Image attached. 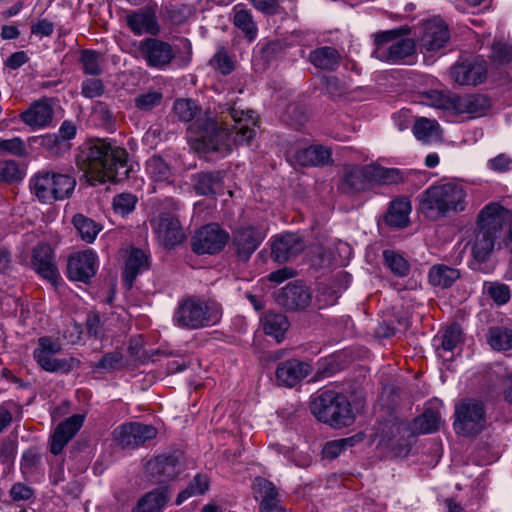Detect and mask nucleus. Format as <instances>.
<instances>
[{
  "label": "nucleus",
  "instance_id": "nucleus-4",
  "mask_svg": "<svg viewBox=\"0 0 512 512\" xmlns=\"http://www.w3.org/2000/svg\"><path fill=\"white\" fill-rule=\"evenodd\" d=\"M510 216V210L496 202L489 203L481 209L471 249L476 261L485 262L490 257L496 239L500 236Z\"/></svg>",
  "mask_w": 512,
  "mask_h": 512
},
{
  "label": "nucleus",
  "instance_id": "nucleus-7",
  "mask_svg": "<svg viewBox=\"0 0 512 512\" xmlns=\"http://www.w3.org/2000/svg\"><path fill=\"white\" fill-rule=\"evenodd\" d=\"M76 186L75 179L69 174L42 170L30 179L32 193L42 203H53L69 198Z\"/></svg>",
  "mask_w": 512,
  "mask_h": 512
},
{
  "label": "nucleus",
  "instance_id": "nucleus-22",
  "mask_svg": "<svg viewBox=\"0 0 512 512\" xmlns=\"http://www.w3.org/2000/svg\"><path fill=\"white\" fill-rule=\"evenodd\" d=\"M304 247V242L298 234L286 233L274 239L271 245V255L276 262L285 263L299 255Z\"/></svg>",
  "mask_w": 512,
  "mask_h": 512
},
{
  "label": "nucleus",
  "instance_id": "nucleus-1",
  "mask_svg": "<svg viewBox=\"0 0 512 512\" xmlns=\"http://www.w3.org/2000/svg\"><path fill=\"white\" fill-rule=\"evenodd\" d=\"M253 111L228 107L221 123L209 117L197 118L188 127V138L201 152H230L232 144L249 145L256 135Z\"/></svg>",
  "mask_w": 512,
  "mask_h": 512
},
{
  "label": "nucleus",
  "instance_id": "nucleus-23",
  "mask_svg": "<svg viewBox=\"0 0 512 512\" xmlns=\"http://www.w3.org/2000/svg\"><path fill=\"white\" fill-rule=\"evenodd\" d=\"M32 266L41 277L50 283L57 282L59 273L54 261L53 250L48 244H40L33 249Z\"/></svg>",
  "mask_w": 512,
  "mask_h": 512
},
{
  "label": "nucleus",
  "instance_id": "nucleus-39",
  "mask_svg": "<svg viewBox=\"0 0 512 512\" xmlns=\"http://www.w3.org/2000/svg\"><path fill=\"white\" fill-rule=\"evenodd\" d=\"M72 224L78 231L81 239L87 243H92L96 239L98 233L102 230V226L100 224L83 214L74 215Z\"/></svg>",
  "mask_w": 512,
  "mask_h": 512
},
{
  "label": "nucleus",
  "instance_id": "nucleus-5",
  "mask_svg": "<svg viewBox=\"0 0 512 512\" xmlns=\"http://www.w3.org/2000/svg\"><path fill=\"white\" fill-rule=\"evenodd\" d=\"M310 410L319 421L334 428L347 427L354 422L347 397L333 390L322 391L313 398Z\"/></svg>",
  "mask_w": 512,
  "mask_h": 512
},
{
  "label": "nucleus",
  "instance_id": "nucleus-21",
  "mask_svg": "<svg viewBox=\"0 0 512 512\" xmlns=\"http://www.w3.org/2000/svg\"><path fill=\"white\" fill-rule=\"evenodd\" d=\"M451 79L459 85H478L482 83L487 74L485 65L474 60L457 62L450 68Z\"/></svg>",
  "mask_w": 512,
  "mask_h": 512
},
{
  "label": "nucleus",
  "instance_id": "nucleus-42",
  "mask_svg": "<svg viewBox=\"0 0 512 512\" xmlns=\"http://www.w3.org/2000/svg\"><path fill=\"white\" fill-rule=\"evenodd\" d=\"M487 342L494 350H510L512 348V330L506 327H492L488 330Z\"/></svg>",
  "mask_w": 512,
  "mask_h": 512
},
{
  "label": "nucleus",
  "instance_id": "nucleus-61",
  "mask_svg": "<svg viewBox=\"0 0 512 512\" xmlns=\"http://www.w3.org/2000/svg\"><path fill=\"white\" fill-rule=\"evenodd\" d=\"M324 83H325L326 92L331 97H340L346 91V87H345L344 83L341 82L335 76H326V77H324Z\"/></svg>",
  "mask_w": 512,
  "mask_h": 512
},
{
  "label": "nucleus",
  "instance_id": "nucleus-24",
  "mask_svg": "<svg viewBox=\"0 0 512 512\" xmlns=\"http://www.w3.org/2000/svg\"><path fill=\"white\" fill-rule=\"evenodd\" d=\"M312 371L309 363L290 359L279 363L276 369V379L279 385L293 387L307 377Z\"/></svg>",
  "mask_w": 512,
  "mask_h": 512
},
{
  "label": "nucleus",
  "instance_id": "nucleus-16",
  "mask_svg": "<svg viewBox=\"0 0 512 512\" xmlns=\"http://www.w3.org/2000/svg\"><path fill=\"white\" fill-rule=\"evenodd\" d=\"M125 20L127 27L138 36L143 34L157 36L161 31L157 18V4L155 3L129 12Z\"/></svg>",
  "mask_w": 512,
  "mask_h": 512
},
{
  "label": "nucleus",
  "instance_id": "nucleus-31",
  "mask_svg": "<svg viewBox=\"0 0 512 512\" xmlns=\"http://www.w3.org/2000/svg\"><path fill=\"white\" fill-rule=\"evenodd\" d=\"M411 209V202L407 197H398L390 202L384 221L391 228L403 229L409 225Z\"/></svg>",
  "mask_w": 512,
  "mask_h": 512
},
{
  "label": "nucleus",
  "instance_id": "nucleus-48",
  "mask_svg": "<svg viewBox=\"0 0 512 512\" xmlns=\"http://www.w3.org/2000/svg\"><path fill=\"white\" fill-rule=\"evenodd\" d=\"M173 112L180 121L189 122L195 119L200 108L193 100L178 99L174 102Z\"/></svg>",
  "mask_w": 512,
  "mask_h": 512
},
{
  "label": "nucleus",
  "instance_id": "nucleus-33",
  "mask_svg": "<svg viewBox=\"0 0 512 512\" xmlns=\"http://www.w3.org/2000/svg\"><path fill=\"white\" fill-rule=\"evenodd\" d=\"M167 487H160L143 495L132 512H162L170 499Z\"/></svg>",
  "mask_w": 512,
  "mask_h": 512
},
{
  "label": "nucleus",
  "instance_id": "nucleus-57",
  "mask_svg": "<svg viewBox=\"0 0 512 512\" xmlns=\"http://www.w3.org/2000/svg\"><path fill=\"white\" fill-rule=\"evenodd\" d=\"M0 152L10 153L19 157H23L27 154L25 144L19 137L12 139H0Z\"/></svg>",
  "mask_w": 512,
  "mask_h": 512
},
{
  "label": "nucleus",
  "instance_id": "nucleus-64",
  "mask_svg": "<svg viewBox=\"0 0 512 512\" xmlns=\"http://www.w3.org/2000/svg\"><path fill=\"white\" fill-rule=\"evenodd\" d=\"M283 46L279 42H270L261 49V55L265 61L270 62L281 54Z\"/></svg>",
  "mask_w": 512,
  "mask_h": 512
},
{
  "label": "nucleus",
  "instance_id": "nucleus-13",
  "mask_svg": "<svg viewBox=\"0 0 512 512\" xmlns=\"http://www.w3.org/2000/svg\"><path fill=\"white\" fill-rule=\"evenodd\" d=\"M151 226L158 241L165 248H173L185 239L179 219L169 213H160L151 220Z\"/></svg>",
  "mask_w": 512,
  "mask_h": 512
},
{
  "label": "nucleus",
  "instance_id": "nucleus-36",
  "mask_svg": "<svg viewBox=\"0 0 512 512\" xmlns=\"http://www.w3.org/2000/svg\"><path fill=\"white\" fill-rule=\"evenodd\" d=\"M372 185H397L406 181L408 174L398 168L370 164Z\"/></svg>",
  "mask_w": 512,
  "mask_h": 512
},
{
  "label": "nucleus",
  "instance_id": "nucleus-54",
  "mask_svg": "<svg viewBox=\"0 0 512 512\" xmlns=\"http://www.w3.org/2000/svg\"><path fill=\"white\" fill-rule=\"evenodd\" d=\"M352 442V438L329 441L324 445L322 455L326 459L333 460L337 458L347 447L352 446Z\"/></svg>",
  "mask_w": 512,
  "mask_h": 512
},
{
  "label": "nucleus",
  "instance_id": "nucleus-46",
  "mask_svg": "<svg viewBox=\"0 0 512 512\" xmlns=\"http://www.w3.org/2000/svg\"><path fill=\"white\" fill-rule=\"evenodd\" d=\"M194 14V7L188 4L166 5L163 12L165 20L173 25L186 22Z\"/></svg>",
  "mask_w": 512,
  "mask_h": 512
},
{
  "label": "nucleus",
  "instance_id": "nucleus-41",
  "mask_svg": "<svg viewBox=\"0 0 512 512\" xmlns=\"http://www.w3.org/2000/svg\"><path fill=\"white\" fill-rule=\"evenodd\" d=\"M209 489V480L206 475L197 474L190 480L187 487L182 490L175 500L176 505H181L193 496L203 495Z\"/></svg>",
  "mask_w": 512,
  "mask_h": 512
},
{
  "label": "nucleus",
  "instance_id": "nucleus-47",
  "mask_svg": "<svg viewBox=\"0 0 512 512\" xmlns=\"http://www.w3.org/2000/svg\"><path fill=\"white\" fill-rule=\"evenodd\" d=\"M383 258L385 265L394 275L398 277H404L408 275L410 265L401 254L387 249L383 251Z\"/></svg>",
  "mask_w": 512,
  "mask_h": 512
},
{
  "label": "nucleus",
  "instance_id": "nucleus-26",
  "mask_svg": "<svg viewBox=\"0 0 512 512\" xmlns=\"http://www.w3.org/2000/svg\"><path fill=\"white\" fill-rule=\"evenodd\" d=\"M83 424V416L73 415L59 423L52 435L50 451L54 455L61 453L67 443L74 437Z\"/></svg>",
  "mask_w": 512,
  "mask_h": 512
},
{
  "label": "nucleus",
  "instance_id": "nucleus-29",
  "mask_svg": "<svg viewBox=\"0 0 512 512\" xmlns=\"http://www.w3.org/2000/svg\"><path fill=\"white\" fill-rule=\"evenodd\" d=\"M441 405L438 401L429 403L423 413L414 419L412 424L413 432L426 434L438 431L443 424L440 412Z\"/></svg>",
  "mask_w": 512,
  "mask_h": 512
},
{
  "label": "nucleus",
  "instance_id": "nucleus-9",
  "mask_svg": "<svg viewBox=\"0 0 512 512\" xmlns=\"http://www.w3.org/2000/svg\"><path fill=\"white\" fill-rule=\"evenodd\" d=\"M485 409L482 402L464 399L455 405L454 430L462 436L479 434L485 427Z\"/></svg>",
  "mask_w": 512,
  "mask_h": 512
},
{
  "label": "nucleus",
  "instance_id": "nucleus-15",
  "mask_svg": "<svg viewBox=\"0 0 512 512\" xmlns=\"http://www.w3.org/2000/svg\"><path fill=\"white\" fill-rule=\"evenodd\" d=\"M228 234L216 224L200 228L192 239V250L196 254L220 252L228 241Z\"/></svg>",
  "mask_w": 512,
  "mask_h": 512
},
{
  "label": "nucleus",
  "instance_id": "nucleus-27",
  "mask_svg": "<svg viewBox=\"0 0 512 512\" xmlns=\"http://www.w3.org/2000/svg\"><path fill=\"white\" fill-rule=\"evenodd\" d=\"M254 489L261 498L260 512H286L280 503L279 491L271 481L258 477L254 481Z\"/></svg>",
  "mask_w": 512,
  "mask_h": 512
},
{
  "label": "nucleus",
  "instance_id": "nucleus-40",
  "mask_svg": "<svg viewBox=\"0 0 512 512\" xmlns=\"http://www.w3.org/2000/svg\"><path fill=\"white\" fill-rule=\"evenodd\" d=\"M413 133L418 140L424 143H430L440 139L441 130L439 124L435 120L421 118L416 121L413 127Z\"/></svg>",
  "mask_w": 512,
  "mask_h": 512
},
{
  "label": "nucleus",
  "instance_id": "nucleus-55",
  "mask_svg": "<svg viewBox=\"0 0 512 512\" xmlns=\"http://www.w3.org/2000/svg\"><path fill=\"white\" fill-rule=\"evenodd\" d=\"M428 97L431 99V105L443 110H450L455 112L457 95H450L435 90L431 91L428 94Z\"/></svg>",
  "mask_w": 512,
  "mask_h": 512
},
{
  "label": "nucleus",
  "instance_id": "nucleus-30",
  "mask_svg": "<svg viewBox=\"0 0 512 512\" xmlns=\"http://www.w3.org/2000/svg\"><path fill=\"white\" fill-rule=\"evenodd\" d=\"M53 108L46 101H36L29 109L20 114L21 120L32 128H44L52 123Z\"/></svg>",
  "mask_w": 512,
  "mask_h": 512
},
{
  "label": "nucleus",
  "instance_id": "nucleus-45",
  "mask_svg": "<svg viewBox=\"0 0 512 512\" xmlns=\"http://www.w3.org/2000/svg\"><path fill=\"white\" fill-rule=\"evenodd\" d=\"M150 177L157 182H170L172 170L169 164L160 156L151 157L146 163Z\"/></svg>",
  "mask_w": 512,
  "mask_h": 512
},
{
  "label": "nucleus",
  "instance_id": "nucleus-63",
  "mask_svg": "<svg viewBox=\"0 0 512 512\" xmlns=\"http://www.w3.org/2000/svg\"><path fill=\"white\" fill-rule=\"evenodd\" d=\"M10 495L14 501L28 500L32 497L33 491L22 483H16L12 486Z\"/></svg>",
  "mask_w": 512,
  "mask_h": 512
},
{
  "label": "nucleus",
  "instance_id": "nucleus-10",
  "mask_svg": "<svg viewBox=\"0 0 512 512\" xmlns=\"http://www.w3.org/2000/svg\"><path fill=\"white\" fill-rule=\"evenodd\" d=\"M61 350L62 346L59 342L49 337H41L38 339V347L34 350L33 356L37 364L47 372L68 373L78 364V361L74 358H55L54 356Z\"/></svg>",
  "mask_w": 512,
  "mask_h": 512
},
{
  "label": "nucleus",
  "instance_id": "nucleus-11",
  "mask_svg": "<svg viewBox=\"0 0 512 512\" xmlns=\"http://www.w3.org/2000/svg\"><path fill=\"white\" fill-rule=\"evenodd\" d=\"M112 435L115 443L121 448L135 449L154 439L157 429L152 425L130 422L118 426Z\"/></svg>",
  "mask_w": 512,
  "mask_h": 512
},
{
  "label": "nucleus",
  "instance_id": "nucleus-3",
  "mask_svg": "<svg viewBox=\"0 0 512 512\" xmlns=\"http://www.w3.org/2000/svg\"><path fill=\"white\" fill-rule=\"evenodd\" d=\"M467 192L463 185L448 181L434 184L418 197L419 212L427 219L437 221L451 213L465 210Z\"/></svg>",
  "mask_w": 512,
  "mask_h": 512
},
{
  "label": "nucleus",
  "instance_id": "nucleus-53",
  "mask_svg": "<svg viewBox=\"0 0 512 512\" xmlns=\"http://www.w3.org/2000/svg\"><path fill=\"white\" fill-rule=\"evenodd\" d=\"M462 340V330L459 324H451L442 336V348L453 351Z\"/></svg>",
  "mask_w": 512,
  "mask_h": 512
},
{
  "label": "nucleus",
  "instance_id": "nucleus-49",
  "mask_svg": "<svg viewBox=\"0 0 512 512\" xmlns=\"http://www.w3.org/2000/svg\"><path fill=\"white\" fill-rule=\"evenodd\" d=\"M22 172L13 160L0 162V185L18 182L22 179Z\"/></svg>",
  "mask_w": 512,
  "mask_h": 512
},
{
  "label": "nucleus",
  "instance_id": "nucleus-6",
  "mask_svg": "<svg viewBox=\"0 0 512 512\" xmlns=\"http://www.w3.org/2000/svg\"><path fill=\"white\" fill-rule=\"evenodd\" d=\"M173 318L177 326L193 330L215 325L221 312L213 303L189 297L179 302Z\"/></svg>",
  "mask_w": 512,
  "mask_h": 512
},
{
  "label": "nucleus",
  "instance_id": "nucleus-19",
  "mask_svg": "<svg viewBox=\"0 0 512 512\" xmlns=\"http://www.w3.org/2000/svg\"><path fill=\"white\" fill-rule=\"evenodd\" d=\"M97 271V255L92 250L72 254L67 263V276L70 280L87 283Z\"/></svg>",
  "mask_w": 512,
  "mask_h": 512
},
{
  "label": "nucleus",
  "instance_id": "nucleus-18",
  "mask_svg": "<svg viewBox=\"0 0 512 512\" xmlns=\"http://www.w3.org/2000/svg\"><path fill=\"white\" fill-rule=\"evenodd\" d=\"M265 230L260 226H245L233 232L232 244L239 259L247 261L265 239Z\"/></svg>",
  "mask_w": 512,
  "mask_h": 512
},
{
  "label": "nucleus",
  "instance_id": "nucleus-17",
  "mask_svg": "<svg viewBox=\"0 0 512 512\" xmlns=\"http://www.w3.org/2000/svg\"><path fill=\"white\" fill-rule=\"evenodd\" d=\"M139 53L149 67L157 69L168 66L175 56L172 46L157 38L140 41Z\"/></svg>",
  "mask_w": 512,
  "mask_h": 512
},
{
  "label": "nucleus",
  "instance_id": "nucleus-12",
  "mask_svg": "<svg viewBox=\"0 0 512 512\" xmlns=\"http://www.w3.org/2000/svg\"><path fill=\"white\" fill-rule=\"evenodd\" d=\"M276 302L288 311H303L312 302L311 289L302 281L289 282L276 294Z\"/></svg>",
  "mask_w": 512,
  "mask_h": 512
},
{
  "label": "nucleus",
  "instance_id": "nucleus-60",
  "mask_svg": "<svg viewBox=\"0 0 512 512\" xmlns=\"http://www.w3.org/2000/svg\"><path fill=\"white\" fill-rule=\"evenodd\" d=\"M122 360L123 356L121 352H109L100 359L96 367L107 371L116 370L121 366Z\"/></svg>",
  "mask_w": 512,
  "mask_h": 512
},
{
  "label": "nucleus",
  "instance_id": "nucleus-50",
  "mask_svg": "<svg viewBox=\"0 0 512 512\" xmlns=\"http://www.w3.org/2000/svg\"><path fill=\"white\" fill-rule=\"evenodd\" d=\"M210 62L223 75L230 74L235 68L232 58L224 47L218 48Z\"/></svg>",
  "mask_w": 512,
  "mask_h": 512
},
{
  "label": "nucleus",
  "instance_id": "nucleus-43",
  "mask_svg": "<svg viewBox=\"0 0 512 512\" xmlns=\"http://www.w3.org/2000/svg\"><path fill=\"white\" fill-rule=\"evenodd\" d=\"M222 181L221 174L215 173H198L195 175L194 189L199 195L214 194L216 189L220 187Z\"/></svg>",
  "mask_w": 512,
  "mask_h": 512
},
{
  "label": "nucleus",
  "instance_id": "nucleus-34",
  "mask_svg": "<svg viewBox=\"0 0 512 512\" xmlns=\"http://www.w3.org/2000/svg\"><path fill=\"white\" fill-rule=\"evenodd\" d=\"M316 68L326 71H334L341 63L339 51L331 46H322L312 50L308 57Z\"/></svg>",
  "mask_w": 512,
  "mask_h": 512
},
{
  "label": "nucleus",
  "instance_id": "nucleus-20",
  "mask_svg": "<svg viewBox=\"0 0 512 512\" xmlns=\"http://www.w3.org/2000/svg\"><path fill=\"white\" fill-rule=\"evenodd\" d=\"M370 165L347 166L339 183V190L345 194H357L372 185Z\"/></svg>",
  "mask_w": 512,
  "mask_h": 512
},
{
  "label": "nucleus",
  "instance_id": "nucleus-52",
  "mask_svg": "<svg viewBox=\"0 0 512 512\" xmlns=\"http://www.w3.org/2000/svg\"><path fill=\"white\" fill-rule=\"evenodd\" d=\"M136 202L137 198L133 194L121 193L114 197L113 208L116 213L124 216L134 210Z\"/></svg>",
  "mask_w": 512,
  "mask_h": 512
},
{
  "label": "nucleus",
  "instance_id": "nucleus-38",
  "mask_svg": "<svg viewBox=\"0 0 512 512\" xmlns=\"http://www.w3.org/2000/svg\"><path fill=\"white\" fill-rule=\"evenodd\" d=\"M289 325L284 314L270 312L264 318L263 328L267 335L274 337L277 342H281Z\"/></svg>",
  "mask_w": 512,
  "mask_h": 512
},
{
  "label": "nucleus",
  "instance_id": "nucleus-14",
  "mask_svg": "<svg viewBox=\"0 0 512 512\" xmlns=\"http://www.w3.org/2000/svg\"><path fill=\"white\" fill-rule=\"evenodd\" d=\"M182 456L178 450L160 454L148 462L147 469L158 483L172 480L182 471Z\"/></svg>",
  "mask_w": 512,
  "mask_h": 512
},
{
  "label": "nucleus",
  "instance_id": "nucleus-51",
  "mask_svg": "<svg viewBox=\"0 0 512 512\" xmlns=\"http://www.w3.org/2000/svg\"><path fill=\"white\" fill-rule=\"evenodd\" d=\"M163 95L158 91H148L135 97V106L142 111H150L160 105Z\"/></svg>",
  "mask_w": 512,
  "mask_h": 512
},
{
  "label": "nucleus",
  "instance_id": "nucleus-44",
  "mask_svg": "<svg viewBox=\"0 0 512 512\" xmlns=\"http://www.w3.org/2000/svg\"><path fill=\"white\" fill-rule=\"evenodd\" d=\"M82 70L87 75L98 76L103 72V54L95 50H83L80 54Z\"/></svg>",
  "mask_w": 512,
  "mask_h": 512
},
{
  "label": "nucleus",
  "instance_id": "nucleus-8",
  "mask_svg": "<svg viewBox=\"0 0 512 512\" xmlns=\"http://www.w3.org/2000/svg\"><path fill=\"white\" fill-rule=\"evenodd\" d=\"M408 29H393L375 35L373 56L378 60L397 63L413 54L415 43L410 38L400 37Z\"/></svg>",
  "mask_w": 512,
  "mask_h": 512
},
{
  "label": "nucleus",
  "instance_id": "nucleus-58",
  "mask_svg": "<svg viewBox=\"0 0 512 512\" xmlns=\"http://www.w3.org/2000/svg\"><path fill=\"white\" fill-rule=\"evenodd\" d=\"M234 24L246 34L250 35L254 33V24L252 21L251 14L244 9H236L234 14Z\"/></svg>",
  "mask_w": 512,
  "mask_h": 512
},
{
  "label": "nucleus",
  "instance_id": "nucleus-35",
  "mask_svg": "<svg viewBox=\"0 0 512 512\" xmlns=\"http://www.w3.org/2000/svg\"><path fill=\"white\" fill-rule=\"evenodd\" d=\"M148 268L149 258L147 254L139 248H132L125 262L123 279L131 287L137 275Z\"/></svg>",
  "mask_w": 512,
  "mask_h": 512
},
{
  "label": "nucleus",
  "instance_id": "nucleus-59",
  "mask_svg": "<svg viewBox=\"0 0 512 512\" xmlns=\"http://www.w3.org/2000/svg\"><path fill=\"white\" fill-rule=\"evenodd\" d=\"M487 293L497 304H505L510 299V290L505 284L492 283L489 285Z\"/></svg>",
  "mask_w": 512,
  "mask_h": 512
},
{
  "label": "nucleus",
  "instance_id": "nucleus-28",
  "mask_svg": "<svg viewBox=\"0 0 512 512\" xmlns=\"http://www.w3.org/2000/svg\"><path fill=\"white\" fill-rule=\"evenodd\" d=\"M331 151L321 145L299 148L288 157L301 166H323L329 164L331 159Z\"/></svg>",
  "mask_w": 512,
  "mask_h": 512
},
{
  "label": "nucleus",
  "instance_id": "nucleus-2",
  "mask_svg": "<svg viewBox=\"0 0 512 512\" xmlns=\"http://www.w3.org/2000/svg\"><path fill=\"white\" fill-rule=\"evenodd\" d=\"M127 151L104 139L93 141L78 157V166L92 185L118 182L128 176Z\"/></svg>",
  "mask_w": 512,
  "mask_h": 512
},
{
  "label": "nucleus",
  "instance_id": "nucleus-56",
  "mask_svg": "<svg viewBox=\"0 0 512 512\" xmlns=\"http://www.w3.org/2000/svg\"><path fill=\"white\" fill-rule=\"evenodd\" d=\"M104 91V84L98 78H88L82 82L81 94L86 98L100 97L104 94Z\"/></svg>",
  "mask_w": 512,
  "mask_h": 512
},
{
  "label": "nucleus",
  "instance_id": "nucleus-62",
  "mask_svg": "<svg viewBox=\"0 0 512 512\" xmlns=\"http://www.w3.org/2000/svg\"><path fill=\"white\" fill-rule=\"evenodd\" d=\"M54 31V25L47 19H41L31 25V33L40 37L50 36Z\"/></svg>",
  "mask_w": 512,
  "mask_h": 512
},
{
  "label": "nucleus",
  "instance_id": "nucleus-32",
  "mask_svg": "<svg viewBox=\"0 0 512 512\" xmlns=\"http://www.w3.org/2000/svg\"><path fill=\"white\" fill-rule=\"evenodd\" d=\"M455 105V114H469L478 117L484 115L491 107V101L482 94L457 95Z\"/></svg>",
  "mask_w": 512,
  "mask_h": 512
},
{
  "label": "nucleus",
  "instance_id": "nucleus-37",
  "mask_svg": "<svg viewBox=\"0 0 512 512\" xmlns=\"http://www.w3.org/2000/svg\"><path fill=\"white\" fill-rule=\"evenodd\" d=\"M460 277L458 269L437 264L430 268L428 278L433 286L448 288Z\"/></svg>",
  "mask_w": 512,
  "mask_h": 512
},
{
  "label": "nucleus",
  "instance_id": "nucleus-25",
  "mask_svg": "<svg viewBox=\"0 0 512 512\" xmlns=\"http://www.w3.org/2000/svg\"><path fill=\"white\" fill-rule=\"evenodd\" d=\"M447 25L438 19L429 20L423 25V32L420 37V47L426 51H436L444 47L449 40Z\"/></svg>",
  "mask_w": 512,
  "mask_h": 512
}]
</instances>
